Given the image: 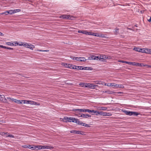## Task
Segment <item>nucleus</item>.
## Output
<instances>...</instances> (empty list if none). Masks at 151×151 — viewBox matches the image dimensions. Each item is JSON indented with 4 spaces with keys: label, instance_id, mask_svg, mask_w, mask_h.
<instances>
[{
    "label": "nucleus",
    "instance_id": "ddd939ff",
    "mask_svg": "<svg viewBox=\"0 0 151 151\" xmlns=\"http://www.w3.org/2000/svg\"><path fill=\"white\" fill-rule=\"evenodd\" d=\"M98 86L97 85H94V84L92 83H90L89 88L94 89Z\"/></svg>",
    "mask_w": 151,
    "mask_h": 151
},
{
    "label": "nucleus",
    "instance_id": "2eb2a0df",
    "mask_svg": "<svg viewBox=\"0 0 151 151\" xmlns=\"http://www.w3.org/2000/svg\"><path fill=\"white\" fill-rule=\"evenodd\" d=\"M74 122L78 124L81 125V123H82L80 122L79 119H77L75 118V120L74 121Z\"/></svg>",
    "mask_w": 151,
    "mask_h": 151
},
{
    "label": "nucleus",
    "instance_id": "f3484780",
    "mask_svg": "<svg viewBox=\"0 0 151 151\" xmlns=\"http://www.w3.org/2000/svg\"><path fill=\"white\" fill-rule=\"evenodd\" d=\"M78 32L80 33H83L84 34H87V31H86L78 30Z\"/></svg>",
    "mask_w": 151,
    "mask_h": 151
},
{
    "label": "nucleus",
    "instance_id": "f8f14e48",
    "mask_svg": "<svg viewBox=\"0 0 151 151\" xmlns=\"http://www.w3.org/2000/svg\"><path fill=\"white\" fill-rule=\"evenodd\" d=\"M124 112L127 115L129 116H132V111H127L126 110H124Z\"/></svg>",
    "mask_w": 151,
    "mask_h": 151
},
{
    "label": "nucleus",
    "instance_id": "bb28decb",
    "mask_svg": "<svg viewBox=\"0 0 151 151\" xmlns=\"http://www.w3.org/2000/svg\"><path fill=\"white\" fill-rule=\"evenodd\" d=\"M42 149H49L50 148V147L47 145H43L42 146Z\"/></svg>",
    "mask_w": 151,
    "mask_h": 151
},
{
    "label": "nucleus",
    "instance_id": "b1692460",
    "mask_svg": "<svg viewBox=\"0 0 151 151\" xmlns=\"http://www.w3.org/2000/svg\"><path fill=\"white\" fill-rule=\"evenodd\" d=\"M81 125L83 126L86 127H91L90 125H88L87 124H86V123H83V122L81 123Z\"/></svg>",
    "mask_w": 151,
    "mask_h": 151
},
{
    "label": "nucleus",
    "instance_id": "473e14b6",
    "mask_svg": "<svg viewBox=\"0 0 151 151\" xmlns=\"http://www.w3.org/2000/svg\"><path fill=\"white\" fill-rule=\"evenodd\" d=\"M107 109V108L105 107L102 106L100 108V109L102 110H106Z\"/></svg>",
    "mask_w": 151,
    "mask_h": 151
},
{
    "label": "nucleus",
    "instance_id": "0e129e2a",
    "mask_svg": "<svg viewBox=\"0 0 151 151\" xmlns=\"http://www.w3.org/2000/svg\"><path fill=\"white\" fill-rule=\"evenodd\" d=\"M103 93H107V91H103Z\"/></svg>",
    "mask_w": 151,
    "mask_h": 151
},
{
    "label": "nucleus",
    "instance_id": "c85d7f7f",
    "mask_svg": "<svg viewBox=\"0 0 151 151\" xmlns=\"http://www.w3.org/2000/svg\"><path fill=\"white\" fill-rule=\"evenodd\" d=\"M133 50L137 52H140V48L139 47H134Z\"/></svg>",
    "mask_w": 151,
    "mask_h": 151
},
{
    "label": "nucleus",
    "instance_id": "412c9836",
    "mask_svg": "<svg viewBox=\"0 0 151 151\" xmlns=\"http://www.w3.org/2000/svg\"><path fill=\"white\" fill-rule=\"evenodd\" d=\"M139 64V63H138L135 62H131L130 65H132L133 66H137V65H138Z\"/></svg>",
    "mask_w": 151,
    "mask_h": 151
},
{
    "label": "nucleus",
    "instance_id": "1a4fd4ad",
    "mask_svg": "<svg viewBox=\"0 0 151 151\" xmlns=\"http://www.w3.org/2000/svg\"><path fill=\"white\" fill-rule=\"evenodd\" d=\"M79 117H82L85 118H88V117H91V116L88 114H82Z\"/></svg>",
    "mask_w": 151,
    "mask_h": 151
},
{
    "label": "nucleus",
    "instance_id": "20e7f679",
    "mask_svg": "<svg viewBox=\"0 0 151 151\" xmlns=\"http://www.w3.org/2000/svg\"><path fill=\"white\" fill-rule=\"evenodd\" d=\"M71 133L83 134L84 132L81 131L71 130L70 132Z\"/></svg>",
    "mask_w": 151,
    "mask_h": 151
},
{
    "label": "nucleus",
    "instance_id": "72a5a7b5",
    "mask_svg": "<svg viewBox=\"0 0 151 151\" xmlns=\"http://www.w3.org/2000/svg\"><path fill=\"white\" fill-rule=\"evenodd\" d=\"M117 85H118V86H116V87H117V88L119 87V88H124V86L122 84H120V85L117 84Z\"/></svg>",
    "mask_w": 151,
    "mask_h": 151
},
{
    "label": "nucleus",
    "instance_id": "4d7b16f0",
    "mask_svg": "<svg viewBox=\"0 0 151 151\" xmlns=\"http://www.w3.org/2000/svg\"><path fill=\"white\" fill-rule=\"evenodd\" d=\"M76 57H73V56H71L70 57V58H71V59H73V60H75V58H76Z\"/></svg>",
    "mask_w": 151,
    "mask_h": 151
},
{
    "label": "nucleus",
    "instance_id": "5701e85b",
    "mask_svg": "<svg viewBox=\"0 0 151 151\" xmlns=\"http://www.w3.org/2000/svg\"><path fill=\"white\" fill-rule=\"evenodd\" d=\"M94 57H95V56L94 55H91L89 57H88V60H95V59L96 58H95Z\"/></svg>",
    "mask_w": 151,
    "mask_h": 151
},
{
    "label": "nucleus",
    "instance_id": "aec40b11",
    "mask_svg": "<svg viewBox=\"0 0 151 151\" xmlns=\"http://www.w3.org/2000/svg\"><path fill=\"white\" fill-rule=\"evenodd\" d=\"M29 104L32 105H37V103L32 101L29 100Z\"/></svg>",
    "mask_w": 151,
    "mask_h": 151
},
{
    "label": "nucleus",
    "instance_id": "7ed1b4c3",
    "mask_svg": "<svg viewBox=\"0 0 151 151\" xmlns=\"http://www.w3.org/2000/svg\"><path fill=\"white\" fill-rule=\"evenodd\" d=\"M60 18H63L67 19L73 20V17L72 16H71L67 15H63L60 17Z\"/></svg>",
    "mask_w": 151,
    "mask_h": 151
},
{
    "label": "nucleus",
    "instance_id": "338daca9",
    "mask_svg": "<svg viewBox=\"0 0 151 151\" xmlns=\"http://www.w3.org/2000/svg\"><path fill=\"white\" fill-rule=\"evenodd\" d=\"M3 45H0V47H1L3 48Z\"/></svg>",
    "mask_w": 151,
    "mask_h": 151
},
{
    "label": "nucleus",
    "instance_id": "9b49d317",
    "mask_svg": "<svg viewBox=\"0 0 151 151\" xmlns=\"http://www.w3.org/2000/svg\"><path fill=\"white\" fill-rule=\"evenodd\" d=\"M0 101L4 103H7L6 102V98H5L4 96H2L1 95V97L0 98Z\"/></svg>",
    "mask_w": 151,
    "mask_h": 151
},
{
    "label": "nucleus",
    "instance_id": "6e6552de",
    "mask_svg": "<svg viewBox=\"0 0 151 151\" xmlns=\"http://www.w3.org/2000/svg\"><path fill=\"white\" fill-rule=\"evenodd\" d=\"M83 66H77L75 65H73V69L78 70H83Z\"/></svg>",
    "mask_w": 151,
    "mask_h": 151
},
{
    "label": "nucleus",
    "instance_id": "bf43d9fd",
    "mask_svg": "<svg viewBox=\"0 0 151 151\" xmlns=\"http://www.w3.org/2000/svg\"><path fill=\"white\" fill-rule=\"evenodd\" d=\"M96 111H95L94 110H91V112H92V113L93 112L95 114V113L96 112Z\"/></svg>",
    "mask_w": 151,
    "mask_h": 151
},
{
    "label": "nucleus",
    "instance_id": "c9c22d12",
    "mask_svg": "<svg viewBox=\"0 0 151 151\" xmlns=\"http://www.w3.org/2000/svg\"><path fill=\"white\" fill-rule=\"evenodd\" d=\"M22 101H23V103L24 104H29V100H22Z\"/></svg>",
    "mask_w": 151,
    "mask_h": 151
},
{
    "label": "nucleus",
    "instance_id": "13d9d810",
    "mask_svg": "<svg viewBox=\"0 0 151 151\" xmlns=\"http://www.w3.org/2000/svg\"><path fill=\"white\" fill-rule=\"evenodd\" d=\"M148 21L149 22H151V17H150V18L149 19H147Z\"/></svg>",
    "mask_w": 151,
    "mask_h": 151
},
{
    "label": "nucleus",
    "instance_id": "a18cd8bd",
    "mask_svg": "<svg viewBox=\"0 0 151 151\" xmlns=\"http://www.w3.org/2000/svg\"><path fill=\"white\" fill-rule=\"evenodd\" d=\"M33 148H34V149L33 150H39L38 146H34L33 147Z\"/></svg>",
    "mask_w": 151,
    "mask_h": 151
},
{
    "label": "nucleus",
    "instance_id": "39448f33",
    "mask_svg": "<svg viewBox=\"0 0 151 151\" xmlns=\"http://www.w3.org/2000/svg\"><path fill=\"white\" fill-rule=\"evenodd\" d=\"M100 115H102L103 116H110L111 115V114L110 113H107V112H103V111H100Z\"/></svg>",
    "mask_w": 151,
    "mask_h": 151
},
{
    "label": "nucleus",
    "instance_id": "ea45409f",
    "mask_svg": "<svg viewBox=\"0 0 151 151\" xmlns=\"http://www.w3.org/2000/svg\"><path fill=\"white\" fill-rule=\"evenodd\" d=\"M85 84L86 87H88L89 88L90 83H85V84Z\"/></svg>",
    "mask_w": 151,
    "mask_h": 151
},
{
    "label": "nucleus",
    "instance_id": "393cba45",
    "mask_svg": "<svg viewBox=\"0 0 151 151\" xmlns=\"http://www.w3.org/2000/svg\"><path fill=\"white\" fill-rule=\"evenodd\" d=\"M94 82H95V83L96 84H102L103 85V82H102V81H94Z\"/></svg>",
    "mask_w": 151,
    "mask_h": 151
},
{
    "label": "nucleus",
    "instance_id": "f704fd0d",
    "mask_svg": "<svg viewBox=\"0 0 151 151\" xmlns=\"http://www.w3.org/2000/svg\"><path fill=\"white\" fill-rule=\"evenodd\" d=\"M13 10L14 14L16 12H19L20 11V10L19 9H16L15 10Z\"/></svg>",
    "mask_w": 151,
    "mask_h": 151
},
{
    "label": "nucleus",
    "instance_id": "a878e982",
    "mask_svg": "<svg viewBox=\"0 0 151 151\" xmlns=\"http://www.w3.org/2000/svg\"><path fill=\"white\" fill-rule=\"evenodd\" d=\"M115 30L114 31V33L115 35H117L118 34V30L119 29L118 28H116L115 29Z\"/></svg>",
    "mask_w": 151,
    "mask_h": 151
},
{
    "label": "nucleus",
    "instance_id": "2f4dec72",
    "mask_svg": "<svg viewBox=\"0 0 151 151\" xmlns=\"http://www.w3.org/2000/svg\"><path fill=\"white\" fill-rule=\"evenodd\" d=\"M6 44L8 45H10L11 46H12L14 45V44L13 43H12L11 42H7L6 43Z\"/></svg>",
    "mask_w": 151,
    "mask_h": 151
},
{
    "label": "nucleus",
    "instance_id": "f257e3e1",
    "mask_svg": "<svg viewBox=\"0 0 151 151\" xmlns=\"http://www.w3.org/2000/svg\"><path fill=\"white\" fill-rule=\"evenodd\" d=\"M73 111L76 113H79L81 112H91V110L88 109H73L72 110Z\"/></svg>",
    "mask_w": 151,
    "mask_h": 151
},
{
    "label": "nucleus",
    "instance_id": "cd10ccee",
    "mask_svg": "<svg viewBox=\"0 0 151 151\" xmlns=\"http://www.w3.org/2000/svg\"><path fill=\"white\" fill-rule=\"evenodd\" d=\"M104 55H102L99 56L100 60L101 61H104Z\"/></svg>",
    "mask_w": 151,
    "mask_h": 151
},
{
    "label": "nucleus",
    "instance_id": "a211bd4d",
    "mask_svg": "<svg viewBox=\"0 0 151 151\" xmlns=\"http://www.w3.org/2000/svg\"><path fill=\"white\" fill-rule=\"evenodd\" d=\"M107 86H114L116 87L118 86L117 84L114 83H109L107 85Z\"/></svg>",
    "mask_w": 151,
    "mask_h": 151
},
{
    "label": "nucleus",
    "instance_id": "680f3d73",
    "mask_svg": "<svg viewBox=\"0 0 151 151\" xmlns=\"http://www.w3.org/2000/svg\"><path fill=\"white\" fill-rule=\"evenodd\" d=\"M22 43L19 44V46H23V43H22V42H21Z\"/></svg>",
    "mask_w": 151,
    "mask_h": 151
},
{
    "label": "nucleus",
    "instance_id": "423d86ee",
    "mask_svg": "<svg viewBox=\"0 0 151 151\" xmlns=\"http://www.w3.org/2000/svg\"><path fill=\"white\" fill-rule=\"evenodd\" d=\"M75 60L79 61L84 62L86 60V59L84 57H76L75 58Z\"/></svg>",
    "mask_w": 151,
    "mask_h": 151
},
{
    "label": "nucleus",
    "instance_id": "79ce46f5",
    "mask_svg": "<svg viewBox=\"0 0 151 151\" xmlns=\"http://www.w3.org/2000/svg\"><path fill=\"white\" fill-rule=\"evenodd\" d=\"M95 59V60H100V58H99V56H95V57H94Z\"/></svg>",
    "mask_w": 151,
    "mask_h": 151
},
{
    "label": "nucleus",
    "instance_id": "774afa93",
    "mask_svg": "<svg viewBox=\"0 0 151 151\" xmlns=\"http://www.w3.org/2000/svg\"><path fill=\"white\" fill-rule=\"evenodd\" d=\"M92 35H93L95 36H96V35L95 34V33H93V34H92Z\"/></svg>",
    "mask_w": 151,
    "mask_h": 151
},
{
    "label": "nucleus",
    "instance_id": "09e8293b",
    "mask_svg": "<svg viewBox=\"0 0 151 151\" xmlns=\"http://www.w3.org/2000/svg\"><path fill=\"white\" fill-rule=\"evenodd\" d=\"M87 34L86 35H92V32H87Z\"/></svg>",
    "mask_w": 151,
    "mask_h": 151
},
{
    "label": "nucleus",
    "instance_id": "8fccbe9b",
    "mask_svg": "<svg viewBox=\"0 0 151 151\" xmlns=\"http://www.w3.org/2000/svg\"><path fill=\"white\" fill-rule=\"evenodd\" d=\"M7 99L9 100V101H11L12 102V99L10 97H7Z\"/></svg>",
    "mask_w": 151,
    "mask_h": 151
},
{
    "label": "nucleus",
    "instance_id": "a19ab883",
    "mask_svg": "<svg viewBox=\"0 0 151 151\" xmlns=\"http://www.w3.org/2000/svg\"><path fill=\"white\" fill-rule=\"evenodd\" d=\"M85 84V83H81L79 85H81L82 87H86L85 84Z\"/></svg>",
    "mask_w": 151,
    "mask_h": 151
},
{
    "label": "nucleus",
    "instance_id": "3c124183",
    "mask_svg": "<svg viewBox=\"0 0 151 151\" xmlns=\"http://www.w3.org/2000/svg\"><path fill=\"white\" fill-rule=\"evenodd\" d=\"M38 148H39V149H42V146H41V145H39V146H38Z\"/></svg>",
    "mask_w": 151,
    "mask_h": 151
},
{
    "label": "nucleus",
    "instance_id": "49530a36",
    "mask_svg": "<svg viewBox=\"0 0 151 151\" xmlns=\"http://www.w3.org/2000/svg\"><path fill=\"white\" fill-rule=\"evenodd\" d=\"M104 61L106 59L108 58V57L104 55Z\"/></svg>",
    "mask_w": 151,
    "mask_h": 151
},
{
    "label": "nucleus",
    "instance_id": "6e6d98bb",
    "mask_svg": "<svg viewBox=\"0 0 151 151\" xmlns=\"http://www.w3.org/2000/svg\"><path fill=\"white\" fill-rule=\"evenodd\" d=\"M4 133V134H6V137H8L7 136H8L9 135H10L8 133Z\"/></svg>",
    "mask_w": 151,
    "mask_h": 151
},
{
    "label": "nucleus",
    "instance_id": "37998d69",
    "mask_svg": "<svg viewBox=\"0 0 151 151\" xmlns=\"http://www.w3.org/2000/svg\"><path fill=\"white\" fill-rule=\"evenodd\" d=\"M17 99H14L12 98V102H15V103H17Z\"/></svg>",
    "mask_w": 151,
    "mask_h": 151
},
{
    "label": "nucleus",
    "instance_id": "58836bf2",
    "mask_svg": "<svg viewBox=\"0 0 151 151\" xmlns=\"http://www.w3.org/2000/svg\"><path fill=\"white\" fill-rule=\"evenodd\" d=\"M107 93L108 94H111L114 93V92L113 91L108 90L107 91Z\"/></svg>",
    "mask_w": 151,
    "mask_h": 151
},
{
    "label": "nucleus",
    "instance_id": "7c9ffc66",
    "mask_svg": "<svg viewBox=\"0 0 151 151\" xmlns=\"http://www.w3.org/2000/svg\"><path fill=\"white\" fill-rule=\"evenodd\" d=\"M139 113L137 112L132 111V115L134 116H137L139 114Z\"/></svg>",
    "mask_w": 151,
    "mask_h": 151
},
{
    "label": "nucleus",
    "instance_id": "c756f323",
    "mask_svg": "<svg viewBox=\"0 0 151 151\" xmlns=\"http://www.w3.org/2000/svg\"><path fill=\"white\" fill-rule=\"evenodd\" d=\"M140 52H141L142 53H145V50H146V48H140Z\"/></svg>",
    "mask_w": 151,
    "mask_h": 151
},
{
    "label": "nucleus",
    "instance_id": "603ef678",
    "mask_svg": "<svg viewBox=\"0 0 151 151\" xmlns=\"http://www.w3.org/2000/svg\"><path fill=\"white\" fill-rule=\"evenodd\" d=\"M143 66V65L142 63H139V64L138 65H137V66H141V67H142V66Z\"/></svg>",
    "mask_w": 151,
    "mask_h": 151
},
{
    "label": "nucleus",
    "instance_id": "5fc2aeb1",
    "mask_svg": "<svg viewBox=\"0 0 151 151\" xmlns=\"http://www.w3.org/2000/svg\"><path fill=\"white\" fill-rule=\"evenodd\" d=\"M6 49H9V50H13V48H11L10 47H7Z\"/></svg>",
    "mask_w": 151,
    "mask_h": 151
},
{
    "label": "nucleus",
    "instance_id": "9d476101",
    "mask_svg": "<svg viewBox=\"0 0 151 151\" xmlns=\"http://www.w3.org/2000/svg\"><path fill=\"white\" fill-rule=\"evenodd\" d=\"M14 14L13 10H10L9 11H6L4 12H3L1 14H5L6 15H7L8 14Z\"/></svg>",
    "mask_w": 151,
    "mask_h": 151
},
{
    "label": "nucleus",
    "instance_id": "e433bc0d",
    "mask_svg": "<svg viewBox=\"0 0 151 151\" xmlns=\"http://www.w3.org/2000/svg\"><path fill=\"white\" fill-rule=\"evenodd\" d=\"M95 114L97 116H100V111H96Z\"/></svg>",
    "mask_w": 151,
    "mask_h": 151
},
{
    "label": "nucleus",
    "instance_id": "4468645a",
    "mask_svg": "<svg viewBox=\"0 0 151 151\" xmlns=\"http://www.w3.org/2000/svg\"><path fill=\"white\" fill-rule=\"evenodd\" d=\"M22 147L24 148H27L31 149L32 150H33L34 149V148H33V147L31 145H28L27 146L26 145H24L22 146Z\"/></svg>",
    "mask_w": 151,
    "mask_h": 151
},
{
    "label": "nucleus",
    "instance_id": "0eeeda50",
    "mask_svg": "<svg viewBox=\"0 0 151 151\" xmlns=\"http://www.w3.org/2000/svg\"><path fill=\"white\" fill-rule=\"evenodd\" d=\"M63 65H64L66 68H72L73 65L71 64H68L65 63H63L62 64Z\"/></svg>",
    "mask_w": 151,
    "mask_h": 151
},
{
    "label": "nucleus",
    "instance_id": "c03bdc74",
    "mask_svg": "<svg viewBox=\"0 0 151 151\" xmlns=\"http://www.w3.org/2000/svg\"><path fill=\"white\" fill-rule=\"evenodd\" d=\"M22 101H21L20 100H17V103L18 104H21L22 103Z\"/></svg>",
    "mask_w": 151,
    "mask_h": 151
},
{
    "label": "nucleus",
    "instance_id": "864d4df0",
    "mask_svg": "<svg viewBox=\"0 0 151 151\" xmlns=\"http://www.w3.org/2000/svg\"><path fill=\"white\" fill-rule=\"evenodd\" d=\"M8 137H14V136L13 135H9L8 136H7Z\"/></svg>",
    "mask_w": 151,
    "mask_h": 151
},
{
    "label": "nucleus",
    "instance_id": "69168bd1",
    "mask_svg": "<svg viewBox=\"0 0 151 151\" xmlns=\"http://www.w3.org/2000/svg\"><path fill=\"white\" fill-rule=\"evenodd\" d=\"M15 46H16V45H19V43H15Z\"/></svg>",
    "mask_w": 151,
    "mask_h": 151
},
{
    "label": "nucleus",
    "instance_id": "4be33fe9",
    "mask_svg": "<svg viewBox=\"0 0 151 151\" xmlns=\"http://www.w3.org/2000/svg\"><path fill=\"white\" fill-rule=\"evenodd\" d=\"M83 70H92V68L91 67H83Z\"/></svg>",
    "mask_w": 151,
    "mask_h": 151
},
{
    "label": "nucleus",
    "instance_id": "052dcab7",
    "mask_svg": "<svg viewBox=\"0 0 151 151\" xmlns=\"http://www.w3.org/2000/svg\"><path fill=\"white\" fill-rule=\"evenodd\" d=\"M0 36H4V34L1 32H0Z\"/></svg>",
    "mask_w": 151,
    "mask_h": 151
},
{
    "label": "nucleus",
    "instance_id": "dca6fc26",
    "mask_svg": "<svg viewBox=\"0 0 151 151\" xmlns=\"http://www.w3.org/2000/svg\"><path fill=\"white\" fill-rule=\"evenodd\" d=\"M145 53L151 54V49L146 48Z\"/></svg>",
    "mask_w": 151,
    "mask_h": 151
},
{
    "label": "nucleus",
    "instance_id": "de8ad7c7",
    "mask_svg": "<svg viewBox=\"0 0 151 151\" xmlns=\"http://www.w3.org/2000/svg\"><path fill=\"white\" fill-rule=\"evenodd\" d=\"M124 62H125V63H126L128 65H131V62L126 61Z\"/></svg>",
    "mask_w": 151,
    "mask_h": 151
},
{
    "label": "nucleus",
    "instance_id": "6ab92c4d",
    "mask_svg": "<svg viewBox=\"0 0 151 151\" xmlns=\"http://www.w3.org/2000/svg\"><path fill=\"white\" fill-rule=\"evenodd\" d=\"M29 46H27V48H30V49L33 50V49L35 47L34 45L30 44H28Z\"/></svg>",
    "mask_w": 151,
    "mask_h": 151
},
{
    "label": "nucleus",
    "instance_id": "4c0bfd02",
    "mask_svg": "<svg viewBox=\"0 0 151 151\" xmlns=\"http://www.w3.org/2000/svg\"><path fill=\"white\" fill-rule=\"evenodd\" d=\"M23 46L24 47H26L27 48V46H29L28 44L27 43H25V42L23 43Z\"/></svg>",
    "mask_w": 151,
    "mask_h": 151
},
{
    "label": "nucleus",
    "instance_id": "e2e57ef3",
    "mask_svg": "<svg viewBox=\"0 0 151 151\" xmlns=\"http://www.w3.org/2000/svg\"><path fill=\"white\" fill-rule=\"evenodd\" d=\"M3 48H4L5 49H6L7 47L5 46H3Z\"/></svg>",
    "mask_w": 151,
    "mask_h": 151
},
{
    "label": "nucleus",
    "instance_id": "f03ea898",
    "mask_svg": "<svg viewBox=\"0 0 151 151\" xmlns=\"http://www.w3.org/2000/svg\"><path fill=\"white\" fill-rule=\"evenodd\" d=\"M75 118H73L72 117H68L66 116L63 119V121L65 122H74Z\"/></svg>",
    "mask_w": 151,
    "mask_h": 151
}]
</instances>
